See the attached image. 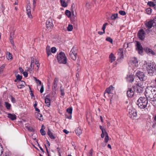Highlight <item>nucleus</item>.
<instances>
[{"mask_svg": "<svg viewBox=\"0 0 156 156\" xmlns=\"http://www.w3.org/2000/svg\"><path fill=\"white\" fill-rule=\"evenodd\" d=\"M100 128V129L101 130L102 132V131H106L105 129H104L103 127L102 126H99Z\"/></svg>", "mask_w": 156, "mask_h": 156, "instance_id": "62", "label": "nucleus"}, {"mask_svg": "<svg viewBox=\"0 0 156 156\" xmlns=\"http://www.w3.org/2000/svg\"><path fill=\"white\" fill-rule=\"evenodd\" d=\"M33 68H32V69H31V68L30 69L28 68V69H27V71H30V73H32L33 72Z\"/></svg>", "mask_w": 156, "mask_h": 156, "instance_id": "55", "label": "nucleus"}, {"mask_svg": "<svg viewBox=\"0 0 156 156\" xmlns=\"http://www.w3.org/2000/svg\"><path fill=\"white\" fill-rule=\"evenodd\" d=\"M136 87L137 88V92L140 93L142 92V87H141L139 84H137L136 85Z\"/></svg>", "mask_w": 156, "mask_h": 156, "instance_id": "28", "label": "nucleus"}, {"mask_svg": "<svg viewBox=\"0 0 156 156\" xmlns=\"http://www.w3.org/2000/svg\"><path fill=\"white\" fill-rule=\"evenodd\" d=\"M147 5L150 7L155 8L156 5L154 2L151 1L148 2L147 3Z\"/></svg>", "mask_w": 156, "mask_h": 156, "instance_id": "27", "label": "nucleus"}, {"mask_svg": "<svg viewBox=\"0 0 156 156\" xmlns=\"http://www.w3.org/2000/svg\"><path fill=\"white\" fill-rule=\"evenodd\" d=\"M63 132L67 134L69 133V132H68L67 130L64 129L63 130Z\"/></svg>", "mask_w": 156, "mask_h": 156, "instance_id": "64", "label": "nucleus"}, {"mask_svg": "<svg viewBox=\"0 0 156 156\" xmlns=\"http://www.w3.org/2000/svg\"><path fill=\"white\" fill-rule=\"evenodd\" d=\"M27 13L29 18H32V16L31 14V11L30 9L27 10Z\"/></svg>", "mask_w": 156, "mask_h": 156, "instance_id": "30", "label": "nucleus"}, {"mask_svg": "<svg viewBox=\"0 0 156 156\" xmlns=\"http://www.w3.org/2000/svg\"><path fill=\"white\" fill-rule=\"evenodd\" d=\"M44 90V88L43 85H42L41 87L40 90V92L41 93H42Z\"/></svg>", "mask_w": 156, "mask_h": 156, "instance_id": "52", "label": "nucleus"}, {"mask_svg": "<svg viewBox=\"0 0 156 156\" xmlns=\"http://www.w3.org/2000/svg\"><path fill=\"white\" fill-rule=\"evenodd\" d=\"M65 14L68 16V17H70L71 13L70 11L67 10H66L65 11Z\"/></svg>", "mask_w": 156, "mask_h": 156, "instance_id": "34", "label": "nucleus"}, {"mask_svg": "<svg viewBox=\"0 0 156 156\" xmlns=\"http://www.w3.org/2000/svg\"><path fill=\"white\" fill-rule=\"evenodd\" d=\"M59 79L57 77H55L53 83V89H55L57 87V84L58 82Z\"/></svg>", "mask_w": 156, "mask_h": 156, "instance_id": "16", "label": "nucleus"}, {"mask_svg": "<svg viewBox=\"0 0 156 156\" xmlns=\"http://www.w3.org/2000/svg\"><path fill=\"white\" fill-rule=\"evenodd\" d=\"M36 116L40 121H42L43 120V118L42 115L39 113H37Z\"/></svg>", "mask_w": 156, "mask_h": 156, "instance_id": "26", "label": "nucleus"}, {"mask_svg": "<svg viewBox=\"0 0 156 156\" xmlns=\"http://www.w3.org/2000/svg\"><path fill=\"white\" fill-rule=\"evenodd\" d=\"M65 117L66 118L70 119H72V115L71 114H69V115H68L67 114H66L65 115Z\"/></svg>", "mask_w": 156, "mask_h": 156, "instance_id": "48", "label": "nucleus"}, {"mask_svg": "<svg viewBox=\"0 0 156 156\" xmlns=\"http://www.w3.org/2000/svg\"><path fill=\"white\" fill-rule=\"evenodd\" d=\"M73 29V27L72 25L71 24H69L68 25V27H67V30L68 31H71Z\"/></svg>", "mask_w": 156, "mask_h": 156, "instance_id": "35", "label": "nucleus"}, {"mask_svg": "<svg viewBox=\"0 0 156 156\" xmlns=\"http://www.w3.org/2000/svg\"><path fill=\"white\" fill-rule=\"evenodd\" d=\"M109 61L111 63L112 62L116 59V58L112 53H111L109 56Z\"/></svg>", "mask_w": 156, "mask_h": 156, "instance_id": "18", "label": "nucleus"}, {"mask_svg": "<svg viewBox=\"0 0 156 156\" xmlns=\"http://www.w3.org/2000/svg\"><path fill=\"white\" fill-rule=\"evenodd\" d=\"M123 48H120L118 51V58L121 59L123 58Z\"/></svg>", "mask_w": 156, "mask_h": 156, "instance_id": "14", "label": "nucleus"}, {"mask_svg": "<svg viewBox=\"0 0 156 156\" xmlns=\"http://www.w3.org/2000/svg\"><path fill=\"white\" fill-rule=\"evenodd\" d=\"M131 65L133 67H137L138 65V61L135 57L132 58L130 61Z\"/></svg>", "mask_w": 156, "mask_h": 156, "instance_id": "13", "label": "nucleus"}, {"mask_svg": "<svg viewBox=\"0 0 156 156\" xmlns=\"http://www.w3.org/2000/svg\"><path fill=\"white\" fill-rule=\"evenodd\" d=\"M57 58L59 63L66 64V63L67 58L65 54L63 52H60L57 55Z\"/></svg>", "mask_w": 156, "mask_h": 156, "instance_id": "3", "label": "nucleus"}, {"mask_svg": "<svg viewBox=\"0 0 156 156\" xmlns=\"http://www.w3.org/2000/svg\"><path fill=\"white\" fill-rule=\"evenodd\" d=\"M106 40L107 41L110 42L111 43H112L113 40L111 37H108L106 38Z\"/></svg>", "mask_w": 156, "mask_h": 156, "instance_id": "42", "label": "nucleus"}, {"mask_svg": "<svg viewBox=\"0 0 156 156\" xmlns=\"http://www.w3.org/2000/svg\"><path fill=\"white\" fill-rule=\"evenodd\" d=\"M37 102L36 101H35V103H34V108H36V107H36L37 106Z\"/></svg>", "mask_w": 156, "mask_h": 156, "instance_id": "63", "label": "nucleus"}, {"mask_svg": "<svg viewBox=\"0 0 156 156\" xmlns=\"http://www.w3.org/2000/svg\"><path fill=\"white\" fill-rule=\"evenodd\" d=\"M40 132L42 135L44 136L46 134V132L44 130V129H41L40 130Z\"/></svg>", "mask_w": 156, "mask_h": 156, "instance_id": "39", "label": "nucleus"}, {"mask_svg": "<svg viewBox=\"0 0 156 156\" xmlns=\"http://www.w3.org/2000/svg\"><path fill=\"white\" fill-rule=\"evenodd\" d=\"M45 103L48 107H49L50 105V99L48 98H45Z\"/></svg>", "mask_w": 156, "mask_h": 156, "instance_id": "24", "label": "nucleus"}, {"mask_svg": "<svg viewBox=\"0 0 156 156\" xmlns=\"http://www.w3.org/2000/svg\"><path fill=\"white\" fill-rule=\"evenodd\" d=\"M119 13L121 15L124 16L126 15V12L124 11L120 10L119 11Z\"/></svg>", "mask_w": 156, "mask_h": 156, "instance_id": "41", "label": "nucleus"}, {"mask_svg": "<svg viewBox=\"0 0 156 156\" xmlns=\"http://www.w3.org/2000/svg\"><path fill=\"white\" fill-rule=\"evenodd\" d=\"M60 2L62 6L64 7H66L67 5V3H69L68 2H67L65 0H60Z\"/></svg>", "mask_w": 156, "mask_h": 156, "instance_id": "23", "label": "nucleus"}, {"mask_svg": "<svg viewBox=\"0 0 156 156\" xmlns=\"http://www.w3.org/2000/svg\"><path fill=\"white\" fill-rule=\"evenodd\" d=\"M48 134L51 139H55L56 138L55 136L53 135V133L50 131L49 129H48Z\"/></svg>", "mask_w": 156, "mask_h": 156, "instance_id": "21", "label": "nucleus"}, {"mask_svg": "<svg viewBox=\"0 0 156 156\" xmlns=\"http://www.w3.org/2000/svg\"><path fill=\"white\" fill-rule=\"evenodd\" d=\"M60 89L61 92V95L62 96H63L65 94L64 89L62 87H60Z\"/></svg>", "mask_w": 156, "mask_h": 156, "instance_id": "44", "label": "nucleus"}, {"mask_svg": "<svg viewBox=\"0 0 156 156\" xmlns=\"http://www.w3.org/2000/svg\"><path fill=\"white\" fill-rule=\"evenodd\" d=\"M117 14H113L111 16V19L112 20H114L117 17Z\"/></svg>", "mask_w": 156, "mask_h": 156, "instance_id": "36", "label": "nucleus"}, {"mask_svg": "<svg viewBox=\"0 0 156 156\" xmlns=\"http://www.w3.org/2000/svg\"><path fill=\"white\" fill-rule=\"evenodd\" d=\"M5 105L7 109H9L11 107V105L7 102H5Z\"/></svg>", "mask_w": 156, "mask_h": 156, "instance_id": "33", "label": "nucleus"}, {"mask_svg": "<svg viewBox=\"0 0 156 156\" xmlns=\"http://www.w3.org/2000/svg\"><path fill=\"white\" fill-rule=\"evenodd\" d=\"M46 25L47 30L50 31L53 27L52 20L50 19H48L46 21Z\"/></svg>", "mask_w": 156, "mask_h": 156, "instance_id": "9", "label": "nucleus"}, {"mask_svg": "<svg viewBox=\"0 0 156 156\" xmlns=\"http://www.w3.org/2000/svg\"><path fill=\"white\" fill-rule=\"evenodd\" d=\"M19 69L20 72L21 73H23L24 72H23L24 70H23V69L21 67H19Z\"/></svg>", "mask_w": 156, "mask_h": 156, "instance_id": "57", "label": "nucleus"}, {"mask_svg": "<svg viewBox=\"0 0 156 156\" xmlns=\"http://www.w3.org/2000/svg\"><path fill=\"white\" fill-rule=\"evenodd\" d=\"M2 147L1 145L0 144V155H1L3 153Z\"/></svg>", "mask_w": 156, "mask_h": 156, "instance_id": "51", "label": "nucleus"}, {"mask_svg": "<svg viewBox=\"0 0 156 156\" xmlns=\"http://www.w3.org/2000/svg\"><path fill=\"white\" fill-rule=\"evenodd\" d=\"M45 145V147L46 152H47V153L48 154V156H50V155L49 154V151H48V148H47L46 146Z\"/></svg>", "mask_w": 156, "mask_h": 156, "instance_id": "56", "label": "nucleus"}, {"mask_svg": "<svg viewBox=\"0 0 156 156\" xmlns=\"http://www.w3.org/2000/svg\"><path fill=\"white\" fill-rule=\"evenodd\" d=\"M11 101L13 103H15L16 102L15 98H13L12 96H11Z\"/></svg>", "mask_w": 156, "mask_h": 156, "instance_id": "53", "label": "nucleus"}, {"mask_svg": "<svg viewBox=\"0 0 156 156\" xmlns=\"http://www.w3.org/2000/svg\"><path fill=\"white\" fill-rule=\"evenodd\" d=\"M56 49L55 47H53L51 48V51L52 53H55L56 51Z\"/></svg>", "mask_w": 156, "mask_h": 156, "instance_id": "43", "label": "nucleus"}, {"mask_svg": "<svg viewBox=\"0 0 156 156\" xmlns=\"http://www.w3.org/2000/svg\"><path fill=\"white\" fill-rule=\"evenodd\" d=\"M105 133H107L106 131H102V133L101 135V136L102 138H103L105 136H106Z\"/></svg>", "mask_w": 156, "mask_h": 156, "instance_id": "46", "label": "nucleus"}, {"mask_svg": "<svg viewBox=\"0 0 156 156\" xmlns=\"http://www.w3.org/2000/svg\"><path fill=\"white\" fill-rule=\"evenodd\" d=\"M34 78L36 83L37 84L38 83L39 85H41V82L39 80L37 79L36 77H34Z\"/></svg>", "mask_w": 156, "mask_h": 156, "instance_id": "37", "label": "nucleus"}, {"mask_svg": "<svg viewBox=\"0 0 156 156\" xmlns=\"http://www.w3.org/2000/svg\"><path fill=\"white\" fill-rule=\"evenodd\" d=\"M138 38L141 40H143L145 37V32L143 29L140 30L138 33Z\"/></svg>", "mask_w": 156, "mask_h": 156, "instance_id": "11", "label": "nucleus"}, {"mask_svg": "<svg viewBox=\"0 0 156 156\" xmlns=\"http://www.w3.org/2000/svg\"><path fill=\"white\" fill-rule=\"evenodd\" d=\"M8 117L10 119L12 120H15L16 119V116L15 114H12L10 113L8 114Z\"/></svg>", "mask_w": 156, "mask_h": 156, "instance_id": "19", "label": "nucleus"}, {"mask_svg": "<svg viewBox=\"0 0 156 156\" xmlns=\"http://www.w3.org/2000/svg\"><path fill=\"white\" fill-rule=\"evenodd\" d=\"M134 89L133 87L129 88L127 90V97H132L134 94Z\"/></svg>", "mask_w": 156, "mask_h": 156, "instance_id": "12", "label": "nucleus"}, {"mask_svg": "<svg viewBox=\"0 0 156 156\" xmlns=\"http://www.w3.org/2000/svg\"><path fill=\"white\" fill-rule=\"evenodd\" d=\"M136 50L139 54L142 55L143 53V48L141 44L138 41L136 42Z\"/></svg>", "mask_w": 156, "mask_h": 156, "instance_id": "7", "label": "nucleus"}, {"mask_svg": "<svg viewBox=\"0 0 156 156\" xmlns=\"http://www.w3.org/2000/svg\"><path fill=\"white\" fill-rule=\"evenodd\" d=\"M30 4H28L27 5V10L28 9H30Z\"/></svg>", "mask_w": 156, "mask_h": 156, "instance_id": "59", "label": "nucleus"}, {"mask_svg": "<svg viewBox=\"0 0 156 156\" xmlns=\"http://www.w3.org/2000/svg\"><path fill=\"white\" fill-rule=\"evenodd\" d=\"M22 76H20V75L18 74L16 76V80H17L20 81L22 79Z\"/></svg>", "mask_w": 156, "mask_h": 156, "instance_id": "45", "label": "nucleus"}, {"mask_svg": "<svg viewBox=\"0 0 156 156\" xmlns=\"http://www.w3.org/2000/svg\"><path fill=\"white\" fill-rule=\"evenodd\" d=\"M98 33L99 34H100V35H102L103 34L105 33V32H104L103 31V32H101V31H99V32H98Z\"/></svg>", "mask_w": 156, "mask_h": 156, "instance_id": "60", "label": "nucleus"}, {"mask_svg": "<svg viewBox=\"0 0 156 156\" xmlns=\"http://www.w3.org/2000/svg\"><path fill=\"white\" fill-rule=\"evenodd\" d=\"M148 103L147 99L144 97H140L137 101V104L141 109H144L147 106Z\"/></svg>", "mask_w": 156, "mask_h": 156, "instance_id": "1", "label": "nucleus"}, {"mask_svg": "<svg viewBox=\"0 0 156 156\" xmlns=\"http://www.w3.org/2000/svg\"><path fill=\"white\" fill-rule=\"evenodd\" d=\"M135 75L141 81H145L147 79V77L145 76L143 72L138 70L136 73Z\"/></svg>", "mask_w": 156, "mask_h": 156, "instance_id": "4", "label": "nucleus"}, {"mask_svg": "<svg viewBox=\"0 0 156 156\" xmlns=\"http://www.w3.org/2000/svg\"><path fill=\"white\" fill-rule=\"evenodd\" d=\"M154 24L153 20L148 21L146 23V25L149 29L151 28Z\"/></svg>", "mask_w": 156, "mask_h": 156, "instance_id": "17", "label": "nucleus"}, {"mask_svg": "<svg viewBox=\"0 0 156 156\" xmlns=\"http://www.w3.org/2000/svg\"><path fill=\"white\" fill-rule=\"evenodd\" d=\"M76 134L78 136H80L82 133V130L80 128H77L75 130Z\"/></svg>", "mask_w": 156, "mask_h": 156, "instance_id": "22", "label": "nucleus"}, {"mask_svg": "<svg viewBox=\"0 0 156 156\" xmlns=\"http://www.w3.org/2000/svg\"><path fill=\"white\" fill-rule=\"evenodd\" d=\"M73 108L72 107L68 108L66 111L69 114H71L72 112Z\"/></svg>", "mask_w": 156, "mask_h": 156, "instance_id": "32", "label": "nucleus"}, {"mask_svg": "<svg viewBox=\"0 0 156 156\" xmlns=\"http://www.w3.org/2000/svg\"><path fill=\"white\" fill-rule=\"evenodd\" d=\"M14 31H12L10 33V38H13L14 37Z\"/></svg>", "mask_w": 156, "mask_h": 156, "instance_id": "49", "label": "nucleus"}, {"mask_svg": "<svg viewBox=\"0 0 156 156\" xmlns=\"http://www.w3.org/2000/svg\"><path fill=\"white\" fill-rule=\"evenodd\" d=\"M46 50L47 54L48 56V57L49 56V55H51V51L50 49V47L49 46H47L46 48Z\"/></svg>", "mask_w": 156, "mask_h": 156, "instance_id": "25", "label": "nucleus"}, {"mask_svg": "<svg viewBox=\"0 0 156 156\" xmlns=\"http://www.w3.org/2000/svg\"><path fill=\"white\" fill-rule=\"evenodd\" d=\"M146 12L148 14H150L151 12V9L150 8H148L146 9Z\"/></svg>", "mask_w": 156, "mask_h": 156, "instance_id": "38", "label": "nucleus"}, {"mask_svg": "<svg viewBox=\"0 0 156 156\" xmlns=\"http://www.w3.org/2000/svg\"><path fill=\"white\" fill-rule=\"evenodd\" d=\"M17 86L18 88L20 89H21L24 87V85L23 83L20 84V82H19L18 85Z\"/></svg>", "mask_w": 156, "mask_h": 156, "instance_id": "40", "label": "nucleus"}, {"mask_svg": "<svg viewBox=\"0 0 156 156\" xmlns=\"http://www.w3.org/2000/svg\"><path fill=\"white\" fill-rule=\"evenodd\" d=\"M145 95L147 100L149 99L151 101V99L153 97V93L151 92V91L149 89H146L144 92Z\"/></svg>", "mask_w": 156, "mask_h": 156, "instance_id": "6", "label": "nucleus"}, {"mask_svg": "<svg viewBox=\"0 0 156 156\" xmlns=\"http://www.w3.org/2000/svg\"><path fill=\"white\" fill-rule=\"evenodd\" d=\"M135 76L133 74L130 75L127 77V82L132 83L134 81Z\"/></svg>", "mask_w": 156, "mask_h": 156, "instance_id": "15", "label": "nucleus"}, {"mask_svg": "<svg viewBox=\"0 0 156 156\" xmlns=\"http://www.w3.org/2000/svg\"><path fill=\"white\" fill-rule=\"evenodd\" d=\"M106 136L105 138V143H107L109 140V136L107 133H105Z\"/></svg>", "mask_w": 156, "mask_h": 156, "instance_id": "31", "label": "nucleus"}, {"mask_svg": "<svg viewBox=\"0 0 156 156\" xmlns=\"http://www.w3.org/2000/svg\"><path fill=\"white\" fill-rule=\"evenodd\" d=\"M147 71L148 74H156V64L153 63H148L147 64L146 67Z\"/></svg>", "mask_w": 156, "mask_h": 156, "instance_id": "2", "label": "nucleus"}, {"mask_svg": "<svg viewBox=\"0 0 156 156\" xmlns=\"http://www.w3.org/2000/svg\"><path fill=\"white\" fill-rule=\"evenodd\" d=\"M128 116L130 118L133 119H135L137 117V114L136 110L132 108L129 111Z\"/></svg>", "mask_w": 156, "mask_h": 156, "instance_id": "5", "label": "nucleus"}, {"mask_svg": "<svg viewBox=\"0 0 156 156\" xmlns=\"http://www.w3.org/2000/svg\"><path fill=\"white\" fill-rule=\"evenodd\" d=\"M150 90L151 91V92H152V93H154L156 91V87L155 88H152L151 90Z\"/></svg>", "mask_w": 156, "mask_h": 156, "instance_id": "58", "label": "nucleus"}, {"mask_svg": "<svg viewBox=\"0 0 156 156\" xmlns=\"http://www.w3.org/2000/svg\"><path fill=\"white\" fill-rule=\"evenodd\" d=\"M146 52L147 54H150L152 55H154V52L150 48H146L144 49Z\"/></svg>", "mask_w": 156, "mask_h": 156, "instance_id": "20", "label": "nucleus"}, {"mask_svg": "<svg viewBox=\"0 0 156 156\" xmlns=\"http://www.w3.org/2000/svg\"><path fill=\"white\" fill-rule=\"evenodd\" d=\"M151 99V101H156V93L153 95V97L152 98V99Z\"/></svg>", "mask_w": 156, "mask_h": 156, "instance_id": "50", "label": "nucleus"}, {"mask_svg": "<svg viewBox=\"0 0 156 156\" xmlns=\"http://www.w3.org/2000/svg\"><path fill=\"white\" fill-rule=\"evenodd\" d=\"M23 76L25 77H27L28 76V73L27 72H24L23 73Z\"/></svg>", "mask_w": 156, "mask_h": 156, "instance_id": "54", "label": "nucleus"}, {"mask_svg": "<svg viewBox=\"0 0 156 156\" xmlns=\"http://www.w3.org/2000/svg\"><path fill=\"white\" fill-rule=\"evenodd\" d=\"M34 58L33 57H32L31 58V64L30 65V66L32 67V63H33V65H34Z\"/></svg>", "mask_w": 156, "mask_h": 156, "instance_id": "47", "label": "nucleus"}, {"mask_svg": "<svg viewBox=\"0 0 156 156\" xmlns=\"http://www.w3.org/2000/svg\"><path fill=\"white\" fill-rule=\"evenodd\" d=\"M6 57L8 60H12V55L9 52H7Z\"/></svg>", "mask_w": 156, "mask_h": 156, "instance_id": "29", "label": "nucleus"}, {"mask_svg": "<svg viewBox=\"0 0 156 156\" xmlns=\"http://www.w3.org/2000/svg\"><path fill=\"white\" fill-rule=\"evenodd\" d=\"M13 38H10V41L11 44H13L14 43L13 41Z\"/></svg>", "mask_w": 156, "mask_h": 156, "instance_id": "61", "label": "nucleus"}, {"mask_svg": "<svg viewBox=\"0 0 156 156\" xmlns=\"http://www.w3.org/2000/svg\"><path fill=\"white\" fill-rule=\"evenodd\" d=\"M70 58L74 60H75L76 58V49L73 47L70 52Z\"/></svg>", "mask_w": 156, "mask_h": 156, "instance_id": "8", "label": "nucleus"}, {"mask_svg": "<svg viewBox=\"0 0 156 156\" xmlns=\"http://www.w3.org/2000/svg\"><path fill=\"white\" fill-rule=\"evenodd\" d=\"M114 92V88L112 86H110L109 87L107 88L105 90L104 93V96L105 97V94L107 93V94H113Z\"/></svg>", "mask_w": 156, "mask_h": 156, "instance_id": "10", "label": "nucleus"}]
</instances>
